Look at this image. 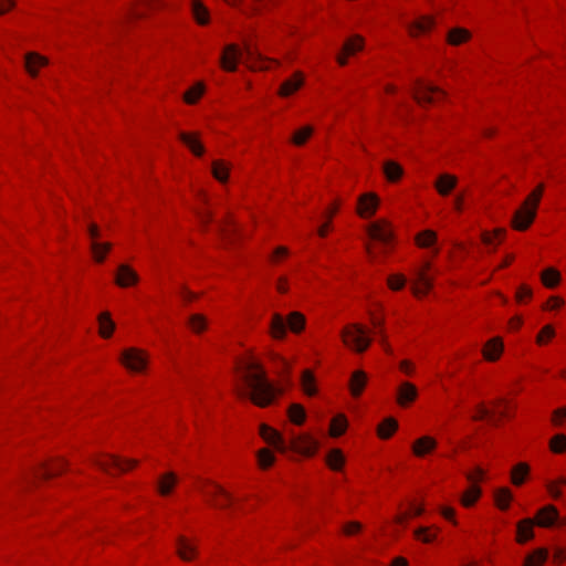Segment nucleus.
<instances>
[{
    "instance_id": "obj_43",
    "label": "nucleus",
    "mask_w": 566,
    "mask_h": 566,
    "mask_svg": "<svg viewBox=\"0 0 566 566\" xmlns=\"http://www.w3.org/2000/svg\"><path fill=\"white\" fill-rule=\"evenodd\" d=\"M560 275L559 272L556 270L549 268L543 271L542 273V281L545 286L552 289L555 287L559 282Z\"/></svg>"
},
{
    "instance_id": "obj_49",
    "label": "nucleus",
    "mask_w": 566,
    "mask_h": 566,
    "mask_svg": "<svg viewBox=\"0 0 566 566\" xmlns=\"http://www.w3.org/2000/svg\"><path fill=\"white\" fill-rule=\"evenodd\" d=\"M436 239L437 235L433 231L426 230L418 235L417 241L421 248H429L436 242Z\"/></svg>"
},
{
    "instance_id": "obj_51",
    "label": "nucleus",
    "mask_w": 566,
    "mask_h": 566,
    "mask_svg": "<svg viewBox=\"0 0 566 566\" xmlns=\"http://www.w3.org/2000/svg\"><path fill=\"white\" fill-rule=\"evenodd\" d=\"M273 453L268 449H262L259 451L258 460L261 468L266 469L271 467L274 462Z\"/></svg>"
},
{
    "instance_id": "obj_34",
    "label": "nucleus",
    "mask_w": 566,
    "mask_h": 566,
    "mask_svg": "<svg viewBox=\"0 0 566 566\" xmlns=\"http://www.w3.org/2000/svg\"><path fill=\"white\" fill-rule=\"evenodd\" d=\"M481 496V489L472 484L461 496V503L465 507L472 506Z\"/></svg>"
},
{
    "instance_id": "obj_45",
    "label": "nucleus",
    "mask_w": 566,
    "mask_h": 566,
    "mask_svg": "<svg viewBox=\"0 0 566 566\" xmlns=\"http://www.w3.org/2000/svg\"><path fill=\"white\" fill-rule=\"evenodd\" d=\"M289 417L295 424H302L305 420V410L301 405L293 403L290 406Z\"/></svg>"
},
{
    "instance_id": "obj_35",
    "label": "nucleus",
    "mask_w": 566,
    "mask_h": 566,
    "mask_svg": "<svg viewBox=\"0 0 566 566\" xmlns=\"http://www.w3.org/2000/svg\"><path fill=\"white\" fill-rule=\"evenodd\" d=\"M192 14L199 24L209 22V11L199 0H192Z\"/></svg>"
},
{
    "instance_id": "obj_48",
    "label": "nucleus",
    "mask_w": 566,
    "mask_h": 566,
    "mask_svg": "<svg viewBox=\"0 0 566 566\" xmlns=\"http://www.w3.org/2000/svg\"><path fill=\"white\" fill-rule=\"evenodd\" d=\"M203 90L205 88H203L202 84H197V85L192 86L191 88H189L184 95L186 103L195 104L199 99V97L202 95Z\"/></svg>"
},
{
    "instance_id": "obj_58",
    "label": "nucleus",
    "mask_w": 566,
    "mask_h": 566,
    "mask_svg": "<svg viewBox=\"0 0 566 566\" xmlns=\"http://www.w3.org/2000/svg\"><path fill=\"white\" fill-rule=\"evenodd\" d=\"M483 470L480 468H476L474 472L468 473L467 479L472 483L475 484L478 481L482 480L483 478Z\"/></svg>"
},
{
    "instance_id": "obj_36",
    "label": "nucleus",
    "mask_w": 566,
    "mask_h": 566,
    "mask_svg": "<svg viewBox=\"0 0 566 566\" xmlns=\"http://www.w3.org/2000/svg\"><path fill=\"white\" fill-rule=\"evenodd\" d=\"M326 462L332 470L338 471L345 463V457L339 449H333L327 454Z\"/></svg>"
},
{
    "instance_id": "obj_60",
    "label": "nucleus",
    "mask_w": 566,
    "mask_h": 566,
    "mask_svg": "<svg viewBox=\"0 0 566 566\" xmlns=\"http://www.w3.org/2000/svg\"><path fill=\"white\" fill-rule=\"evenodd\" d=\"M361 525L358 522H349L345 527L344 532L348 535L354 534L360 531Z\"/></svg>"
},
{
    "instance_id": "obj_1",
    "label": "nucleus",
    "mask_w": 566,
    "mask_h": 566,
    "mask_svg": "<svg viewBox=\"0 0 566 566\" xmlns=\"http://www.w3.org/2000/svg\"><path fill=\"white\" fill-rule=\"evenodd\" d=\"M242 378L248 389H237L238 395L251 400L259 407H266L273 402L276 390L266 379L260 364L254 360H245L242 364Z\"/></svg>"
},
{
    "instance_id": "obj_40",
    "label": "nucleus",
    "mask_w": 566,
    "mask_h": 566,
    "mask_svg": "<svg viewBox=\"0 0 566 566\" xmlns=\"http://www.w3.org/2000/svg\"><path fill=\"white\" fill-rule=\"evenodd\" d=\"M229 167L221 160H214L212 163V175L220 182H224L228 179Z\"/></svg>"
},
{
    "instance_id": "obj_13",
    "label": "nucleus",
    "mask_w": 566,
    "mask_h": 566,
    "mask_svg": "<svg viewBox=\"0 0 566 566\" xmlns=\"http://www.w3.org/2000/svg\"><path fill=\"white\" fill-rule=\"evenodd\" d=\"M138 274L127 264H120L117 268L115 282L120 287H128L138 282Z\"/></svg>"
},
{
    "instance_id": "obj_53",
    "label": "nucleus",
    "mask_w": 566,
    "mask_h": 566,
    "mask_svg": "<svg viewBox=\"0 0 566 566\" xmlns=\"http://www.w3.org/2000/svg\"><path fill=\"white\" fill-rule=\"evenodd\" d=\"M415 536L423 543H431L436 538V534L430 533L428 527H420L416 530Z\"/></svg>"
},
{
    "instance_id": "obj_33",
    "label": "nucleus",
    "mask_w": 566,
    "mask_h": 566,
    "mask_svg": "<svg viewBox=\"0 0 566 566\" xmlns=\"http://www.w3.org/2000/svg\"><path fill=\"white\" fill-rule=\"evenodd\" d=\"M533 525L534 522L530 518L523 520L517 525V539L520 543H524L533 537Z\"/></svg>"
},
{
    "instance_id": "obj_8",
    "label": "nucleus",
    "mask_w": 566,
    "mask_h": 566,
    "mask_svg": "<svg viewBox=\"0 0 566 566\" xmlns=\"http://www.w3.org/2000/svg\"><path fill=\"white\" fill-rule=\"evenodd\" d=\"M120 361L132 371L140 373L147 365V358L143 350L128 348L122 353Z\"/></svg>"
},
{
    "instance_id": "obj_39",
    "label": "nucleus",
    "mask_w": 566,
    "mask_h": 566,
    "mask_svg": "<svg viewBox=\"0 0 566 566\" xmlns=\"http://www.w3.org/2000/svg\"><path fill=\"white\" fill-rule=\"evenodd\" d=\"M346 428H347V420H346L345 416L337 415L332 419L331 434L333 437H339L340 434H343L345 432Z\"/></svg>"
},
{
    "instance_id": "obj_4",
    "label": "nucleus",
    "mask_w": 566,
    "mask_h": 566,
    "mask_svg": "<svg viewBox=\"0 0 566 566\" xmlns=\"http://www.w3.org/2000/svg\"><path fill=\"white\" fill-rule=\"evenodd\" d=\"M305 326V317L300 312H292L287 318L279 313L272 315L270 324V333L275 339H283L286 336V331L300 333Z\"/></svg>"
},
{
    "instance_id": "obj_62",
    "label": "nucleus",
    "mask_w": 566,
    "mask_h": 566,
    "mask_svg": "<svg viewBox=\"0 0 566 566\" xmlns=\"http://www.w3.org/2000/svg\"><path fill=\"white\" fill-rule=\"evenodd\" d=\"M400 369H401L405 374H407V375H411V374H412V367H411L410 361H408V360H402V361L400 363Z\"/></svg>"
},
{
    "instance_id": "obj_63",
    "label": "nucleus",
    "mask_w": 566,
    "mask_h": 566,
    "mask_svg": "<svg viewBox=\"0 0 566 566\" xmlns=\"http://www.w3.org/2000/svg\"><path fill=\"white\" fill-rule=\"evenodd\" d=\"M562 304H563V300H560L559 297H552L548 301L549 308H557V307L562 306Z\"/></svg>"
},
{
    "instance_id": "obj_15",
    "label": "nucleus",
    "mask_w": 566,
    "mask_h": 566,
    "mask_svg": "<svg viewBox=\"0 0 566 566\" xmlns=\"http://www.w3.org/2000/svg\"><path fill=\"white\" fill-rule=\"evenodd\" d=\"M417 397H418V389L413 384H411L409 381H403L398 387L397 402L401 407L408 406L409 403L415 401Z\"/></svg>"
},
{
    "instance_id": "obj_27",
    "label": "nucleus",
    "mask_w": 566,
    "mask_h": 566,
    "mask_svg": "<svg viewBox=\"0 0 566 566\" xmlns=\"http://www.w3.org/2000/svg\"><path fill=\"white\" fill-rule=\"evenodd\" d=\"M436 447H437L436 440L431 437L426 436V437L418 439L413 443L412 450L417 457H422L426 453L432 451Z\"/></svg>"
},
{
    "instance_id": "obj_11",
    "label": "nucleus",
    "mask_w": 566,
    "mask_h": 566,
    "mask_svg": "<svg viewBox=\"0 0 566 566\" xmlns=\"http://www.w3.org/2000/svg\"><path fill=\"white\" fill-rule=\"evenodd\" d=\"M206 496L213 500V505L219 509H227L231 505L233 497L224 491L220 485L213 484L211 489L203 491Z\"/></svg>"
},
{
    "instance_id": "obj_5",
    "label": "nucleus",
    "mask_w": 566,
    "mask_h": 566,
    "mask_svg": "<svg viewBox=\"0 0 566 566\" xmlns=\"http://www.w3.org/2000/svg\"><path fill=\"white\" fill-rule=\"evenodd\" d=\"M343 339L346 345L350 346L358 353L365 352L371 343L366 329L358 324L347 326L343 331Z\"/></svg>"
},
{
    "instance_id": "obj_28",
    "label": "nucleus",
    "mask_w": 566,
    "mask_h": 566,
    "mask_svg": "<svg viewBox=\"0 0 566 566\" xmlns=\"http://www.w3.org/2000/svg\"><path fill=\"white\" fill-rule=\"evenodd\" d=\"M384 174L388 181L396 182L402 177L403 169L396 161L387 160L384 164Z\"/></svg>"
},
{
    "instance_id": "obj_9",
    "label": "nucleus",
    "mask_w": 566,
    "mask_h": 566,
    "mask_svg": "<svg viewBox=\"0 0 566 566\" xmlns=\"http://www.w3.org/2000/svg\"><path fill=\"white\" fill-rule=\"evenodd\" d=\"M243 52L235 44H229L223 49L220 57V64L223 70L234 72L238 63L241 61Z\"/></svg>"
},
{
    "instance_id": "obj_52",
    "label": "nucleus",
    "mask_w": 566,
    "mask_h": 566,
    "mask_svg": "<svg viewBox=\"0 0 566 566\" xmlns=\"http://www.w3.org/2000/svg\"><path fill=\"white\" fill-rule=\"evenodd\" d=\"M505 231L503 229H496L493 233L490 232H483L482 233V241L486 245H495V239L502 238L504 235Z\"/></svg>"
},
{
    "instance_id": "obj_29",
    "label": "nucleus",
    "mask_w": 566,
    "mask_h": 566,
    "mask_svg": "<svg viewBox=\"0 0 566 566\" xmlns=\"http://www.w3.org/2000/svg\"><path fill=\"white\" fill-rule=\"evenodd\" d=\"M367 376L363 370H356L352 375L349 387L353 396L357 397L363 392Z\"/></svg>"
},
{
    "instance_id": "obj_16",
    "label": "nucleus",
    "mask_w": 566,
    "mask_h": 566,
    "mask_svg": "<svg viewBox=\"0 0 566 566\" xmlns=\"http://www.w3.org/2000/svg\"><path fill=\"white\" fill-rule=\"evenodd\" d=\"M364 46L363 38L359 35H355L346 41L343 45L342 53L337 55V62L339 65L344 66L347 63L346 55L354 54L360 51Z\"/></svg>"
},
{
    "instance_id": "obj_18",
    "label": "nucleus",
    "mask_w": 566,
    "mask_h": 566,
    "mask_svg": "<svg viewBox=\"0 0 566 566\" xmlns=\"http://www.w3.org/2000/svg\"><path fill=\"white\" fill-rule=\"evenodd\" d=\"M429 269V264H426L423 269L417 272V282L413 286V294L416 296L424 295L429 292L432 286V281L427 274V270Z\"/></svg>"
},
{
    "instance_id": "obj_30",
    "label": "nucleus",
    "mask_w": 566,
    "mask_h": 566,
    "mask_svg": "<svg viewBox=\"0 0 566 566\" xmlns=\"http://www.w3.org/2000/svg\"><path fill=\"white\" fill-rule=\"evenodd\" d=\"M176 483H177L176 474L172 472H168L159 479V481L157 483L158 492L161 495H168L172 491Z\"/></svg>"
},
{
    "instance_id": "obj_19",
    "label": "nucleus",
    "mask_w": 566,
    "mask_h": 566,
    "mask_svg": "<svg viewBox=\"0 0 566 566\" xmlns=\"http://www.w3.org/2000/svg\"><path fill=\"white\" fill-rule=\"evenodd\" d=\"M176 552L182 560L189 562L197 555V547L191 544L185 536L180 535L177 537Z\"/></svg>"
},
{
    "instance_id": "obj_47",
    "label": "nucleus",
    "mask_w": 566,
    "mask_h": 566,
    "mask_svg": "<svg viewBox=\"0 0 566 566\" xmlns=\"http://www.w3.org/2000/svg\"><path fill=\"white\" fill-rule=\"evenodd\" d=\"M313 134V128L311 126H305L298 130H296L292 137V143L296 146H302Z\"/></svg>"
},
{
    "instance_id": "obj_55",
    "label": "nucleus",
    "mask_w": 566,
    "mask_h": 566,
    "mask_svg": "<svg viewBox=\"0 0 566 566\" xmlns=\"http://www.w3.org/2000/svg\"><path fill=\"white\" fill-rule=\"evenodd\" d=\"M405 277L402 275H392L388 279V284L391 290H400L405 285Z\"/></svg>"
},
{
    "instance_id": "obj_54",
    "label": "nucleus",
    "mask_w": 566,
    "mask_h": 566,
    "mask_svg": "<svg viewBox=\"0 0 566 566\" xmlns=\"http://www.w3.org/2000/svg\"><path fill=\"white\" fill-rule=\"evenodd\" d=\"M494 412L490 411L485 406L479 405L476 415L473 417L474 420L490 419V421L495 423Z\"/></svg>"
},
{
    "instance_id": "obj_7",
    "label": "nucleus",
    "mask_w": 566,
    "mask_h": 566,
    "mask_svg": "<svg viewBox=\"0 0 566 566\" xmlns=\"http://www.w3.org/2000/svg\"><path fill=\"white\" fill-rule=\"evenodd\" d=\"M93 463L106 473H111L112 470L124 472L137 465V461L134 459H120L116 455L107 454L104 459H94Z\"/></svg>"
},
{
    "instance_id": "obj_26",
    "label": "nucleus",
    "mask_w": 566,
    "mask_h": 566,
    "mask_svg": "<svg viewBox=\"0 0 566 566\" xmlns=\"http://www.w3.org/2000/svg\"><path fill=\"white\" fill-rule=\"evenodd\" d=\"M433 19L430 17H421L419 20H416L409 24V33L412 36H417L419 34L426 33L433 27Z\"/></svg>"
},
{
    "instance_id": "obj_2",
    "label": "nucleus",
    "mask_w": 566,
    "mask_h": 566,
    "mask_svg": "<svg viewBox=\"0 0 566 566\" xmlns=\"http://www.w3.org/2000/svg\"><path fill=\"white\" fill-rule=\"evenodd\" d=\"M260 434L268 444L274 447L280 452H285L291 448L295 452L310 457L318 448V442L308 434L293 436L287 443L276 430L266 424L260 427Z\"/></svg>"
},
{
    "instance_id": "obj_64",
    "label": "nucleus",
    "mask_w": 566,
    "mask_h": 566,
    "mask_svg": "<svg viewBox=\"0 0 566 566\" xmlns=\"http://www.w3.org/2000/svg\"><path fill=\"white\" fill-rule=\"evenodd\" d=\"M391 566H408V560L403 557H396L392 560Z\"/></svg>"
},
{
    "instance_id": "obj_37",
    "label": "nucleus",
    "mask_w": 566,
    "mask_h": 566,
    "mask_svg": "<svg viewBox=\"0 0 566 566\" xmlns=\"http://www.w3.org/2000/svg\"><path fill=\"white\" fill-rule=\"evenodd\" d=\"M397 428L398 422L394 418H387L378 426V436L381 439H388Z\"/></svg>"
},
{
    "instance_id": "obj_22",
    "label": "nucleus",
    "mask_w": 566,
    "mask_h": 566,
    "mask_svg": "<svg viewBox=\"0 0 566 566\" xmlns=\"http://www.w3.org/2000/svg\"><path fill=\"white\" fill-rule=\"evenodd\" d=\"M457 182L455 176L442 174L438 177L434 187L441 196H448L455 188Z\"/></svg>"
},
{
    "instance_id": "obj_31",
    "label": "nucleus",
    "mask_w": 566,
    "mask_h": 566,
    "mask_svg": "<svg viewBox=\"0 0 566 566\" xmlns=\"http://www.w3.org/2000/svg\"><path fill=\"white\" fill-rule=\"evenodd\" d=\"M98 324H99L101 336H103L104 338L111 337V335L114 332L115 324L112 321L109 313H107V312L101 313L98 316Z\"/></svg>"
},
{
    "instance_id": "obj_57",
    "label": "nucleus",
    "mask_w": 566,
    "mask_h": 566,
    "mask_svg": "<svg viewBox=\"0 0 566 566\" xmlns=\"http://www.w3.org/2000/svg\"><path fill=\"white\" fill-rule=\"evenodd\" d=\"M546 489L553 499L558 500L562 497V491L555 482H548Z\"/></svg>"
},
{
    "instance_id": "obj_3",
    "label": "nucleus",
    "mask_w": 566,
    "mask_h": 566,
    "mask_svg": "<svg viewBox=\"0 0 566 566\" xmlns=\"http://www.w3.org/2000/svg\"><path fill=\"white\" fill-rule=\"evenodd\" d=\"M544 191V185H538L514 212L512 226L518 231L526 230L536 217V210Z\"/></svg>"
},
{
    "instance_id": "obj_38",
    "label": "nucleus",
    "mask_w": 566,
    "mask_h": 566,
    "mask_svg": "<svg viewBox=\"0 0 566 566\" xmlns=\"http://www.w3.org/2000/svg\"><path fill=\"white\" fill-rule=\"evenodd\" d=\"M530 472V467L526 463H518L512 470V482L515 485L524 483L525 478Z\"/></svg>"
},
{
    "instance_id": "obj_24",
    "label": "nucleus",
    "mask_w": 566,
    "mask_h": 566,
    "mask_svg": "<svg viewBox=\"0 0 566 566\" xmlns=\"http://www.w3.org/2000/svg\"><path fill=\"white\" fill-rule=\"evenodd\" d=\"M179 139L196 155L202 156L205 147L199 140L198 134L180 133Z\"/></svg>"
},
{
    "instance_id": "obj_50",
    "label": "nucleus",
    "mask_w": 566,
    "mask_h": 566,
    "mask_svg": "<svg viewBox=\"0 0 566 566\" xmlns=\"http://www.w3.org/2000/svg\"><path fill=\"white\" fill-rule=\"evenodd\" d=\"M551 450L555 453H562L566 450V436L556 434L551 440Z\"/></svg>"
},
{
    "instance_id": "obj_44",
    "label": "nucleus",
    "mask_w": 566,
    "mask_h": 566,
    "mask_svg": "<svg viewBox=\"0 0 566 566\" xmlns=\"http://www.w3.org/2000/svg\"><path fill=\"white\" fill-rule=\"evenodd\" d=\"M546 558L547 552L545 549H537L526 557L524 566H542Z\"/></svg>"
},
{
    "instance_id": "obj_14",
    "label": "nucleus",
    "mask_w": 566,
    "mask_h": 566,
    "mask_svg": "<svg viewBox=\"0 0 566 566\" xmlns=\"http://www.w3.org/2000/svg\"><path fill=\"white\" fill-rule=\"evenodd\" d=\"M369 237L382 244H388L391 241L392 232L388 228L386 221H377L368 228Z\"/></svg>"
},
{
    "instance_id": "obj_21",
    "label": "nucleus",
    "mask_w": 566,
    "mask_h": 566,
    "mask_svg": "<svg viewBox=\"0 0 566 566\" xmlns=\"http://www.w3.org/2000/svg\"><path fill=\"white\" fill-rule=\"evenodd\" d=\"M558 518V511L553 505H546L537 513V524L543 527L552 526Z\"/></svg>"
},
{
    "instance_id": "obj_6",
    "label": "nucleus",
    "mask_w": 566,
    "mask_h": 566,
    "mask_svg": "<svg viewBox=\"0 0 566 566\" xmlns=\"http://www.w3.org/2000/svg\"><path fill=\"white\" fill-rule=\"evenodd\" d=\"M413 98L420 105L434 103L438 98L444 96V92L430 83L417 80L412 88Z\"/></svg>"
},
{
    "instance_id": "obj_46",
    "label": "nucleus",
    "mask_w": 566,
    "mask_h": 566,
    "mask_svg": "<svg viewBox=\"0 0 566 566\" xmlns=\"http://www.w3.org/2000/svg\"><path fill=\"white\" fill-rule=\"evenodd\" d=\"M188 324L195 333H201L207 327V319L201 314H193L189 317Z\"/></svg>"
},
{
    "instance_id": "obj_59",
    "label": "nucleus",
    "mask_w": 566,
    "mask_h": 566,
    "mask_svg": "<svg viewBox=\"0 0 566 566\" xmlns=\"http://www.w3.org/2000/svg\"><path fill=\"white\" fill-rule=\"evenodd\" d=\"M244 54L249 60H258L260 54L252 48L250 43L244 44Z\"/></svg>"
},
{
    "instance_id": "obj_17",
    "label": "nucleus",
    "mask_w": 566,
    "mask_h": 566,
    "mask_svg": "<svg viewBox=\"0 0 566 566\" xmlns=\"http://www.w3.org/2000/svg\"><path fill=\"white\" fill-rule=\"evenodd\" d=\"M48 64V59L35 52H29L24 56V66L31 76H36L39 70Z\"/></svg>"
},
{
    "instance_id": "obj_23",
    "label": "nucleus",
    "mask_w": 566,
    "mask_h": 566,
    "mask_svg": "<svg viewBox=\"0 0 566 566\" xmlns=\"http://www.w3.org/2000/svg\"><path fill=\"white\" fill-rule=\"evenodd\" d=\"M304 78L301 72H296L293 77L282 83L280 87L281 96H289L302 87Z\"/></svg>"
},
{
    "instance_id": "obj_25",
    "label": "nucleus",
    "mask_w": 566,
    "mask_h": 566,
    "mask_svg": "<svg viewBox=\"0 0 566 566\" xmlns=\"http://www.w3.org/2000/svg\"><path fill=\"white\" fill-rule=\"evenodd\" d=\"M502 352V340L500 338H492L486 343L483 349V356L486 360L494 361L501 356Z\"/></svg>"
},
{
    "instance_id": "obj_42",
    "label": "nucleus",
    "mask_w": 566,
    "mask_h": 566,
    "mask_svg": "<svg viewBox=\"0 0 566 566\" xmlns=\"http://www.w3.org/2000/svg\"><path fill=\"white\" fill-rule=\"evenodd\" d=\"M302 386L306 395L313 396L316 392L314 375L310 370L302 373Z\"/></svg>"
},
{
    "instance_id": "obj_56",
    "label": "nucleus",
    "mask_w": 566,
    "mask_h": 566,
    "mask_svg": "<svg viewBox=\"0 0 566 566\" xmlns=\"http://www.w3.org/2000/svg\"><path fill=\"white\" fill-rule=\"evenodd\" d=\"M555 335V331L551 325H545L537 335L536 342L538 344L544 343V337L552 338Z\"/></svg>"
},
{
    "instance_id": "obj_32",
    "label": "nucleus",
    "mask_w": 566,
    "mask_h": 566,
    "mask_svg": "<svg viewBox=\"0 0 566 566\" xmlns=\"http://www.w3.org/2000/svg\"><path fill=\"white\" fill-rule=\"evenodd\" d=\"M471 34L467 29L463 28H454L451 29L448 33V42L451 45H459L464 43L470 39Z\"/></svg>"
},
{
    "instance_id": "obj_61",
    "label": "nucleus",
    "mask_w": 566,
    "mask_h": 566,
    "mask_svg": "<svg viewBox=\"0 0 566 566\" xmlns=\"http://www.w3.org/2000/svg\"><path fill=\"white\" fill-rule=\"evenodd\" d=\"M532 295V291L527 286H521L516 293V297L520 302H522L525 297H530Z\"/></svg>"
},
{
    "instance_id": "obj_41",
    "label": "nucleus",
    "mask_w": 566,
    "mask_h": 566,
    "mask_svg": "<svg viewBox=\"0 0 566 566\" xmlns=\"http://www.w3.org/2000/svg\"><path fill=\"white\" fill-rule=\"evenodd\" d=\"M512 500V493L509 489L503 488L499 489L495 492V503L501 510H507L510 502Z\"/></svg>"
},
{
    "instance_id": "obj_20",
    "label": "nucleus",
    "mask_w": 566,
    "mask_h": 566,
    "mask_svg": "<svg viewBox=\"0 0 566 566\" xmlns=\"http://www.w3.org/2000/svg\"><path fill=\"white\" fill-rule=\"evenodd\" d=\"M64 467L65 463L62 460H59L54 463H41L35 470V474L42 479H49L61 473L64 470Z\"/></svg>"
},
{
    "instance_id": "obj_12",
    "label": "nucleus",
    "mask_w": 566,
    "mask_h": 566,
    "mask_svg": "<svg viewBox=\"0 0 566 566\" xmlns=\"http://www.w3.org/2000/svg\"><path fill=\"white\" fill-rule=\"evenodd\" d=\"M379 205L378 197L373 193L368 192L365 195H361L358 199V213L363 218H370L375 214L377 208Z\"/></svg>"
},
{
    "instance_id": "obj_10",
    "label": "nucleus",
    "mask_w": 566,
    "mask_h": 566,
    "mask_svg": "<svg viewBox=\"0 0 566 566\" xmlns=\"http://www.w3.org/2000/svg\"><path fill=\"white\" fill-rule=\"evenodd\" d=\"M87 232L92 239L91 249L94 254V258L97 262H103L105 259V254L111 250V243H99L96 240L99 237L98 227L94 223L88 224Z\"/></svg>"
}]
</instances>
